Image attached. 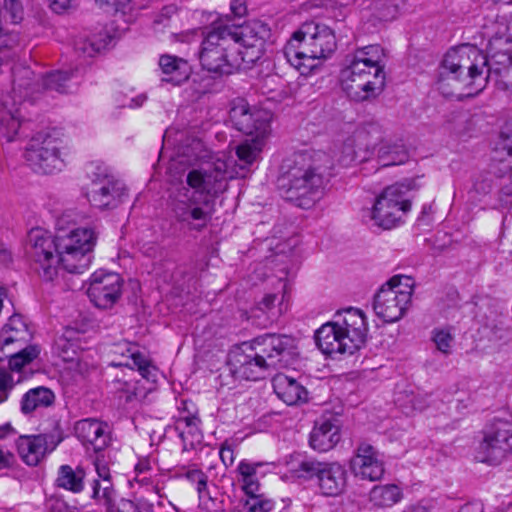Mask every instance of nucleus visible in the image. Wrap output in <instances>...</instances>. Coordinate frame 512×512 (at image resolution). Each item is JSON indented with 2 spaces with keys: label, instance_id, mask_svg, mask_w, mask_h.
Segmentation results:
<instances>
[{
  "label": "nucleus",
  "instance_id": "46",
  "mask_svg": "<svg viewBox=\"0 0 512 512\" xmlns=\"http://www.w3.org/2000/svg\"><path fill=\"white\" fill-rule=\"evenodd\" d=\"M40 354V347L38 345H29L20 350L12 353L8 359V370L11 372H20L23 367L30 364Z\"/></svg>",
  "mask_w": 512,
  "mask_h": 512
},
{
  "label": "nucleus",
  "instance_id": "28",
  "mask_svg": "<svg viewBox=\"0 0 512 512\" xmlns=\"http://www.w3.org/2000/svg\"><path fill=\"white\" fill-rule=\"evenodd\" d=\"M273 389L279 399L287 405H298L308 400V391L295 378L279 373L272 380Z\"/></svg>",
  "mask_w": 512,
  "mask_h": 512
},
{
  "label": "nucleus",
  "instance_id": "7",
  "mask_svg": "<svg viewBox=\"0 0 512 512\" xmlns=\"http://www.w3.org/2000/svg\"><path fill=\"white\" fill-rule=\"evenodd\" d=\"M412 189L411 182L396 183L386 187L376 198L369 211L374 225L383 229H392L404 221V216L411 209L408 192Z\"/></svg>",
  "mask_w": 512,
  "mask_h": 512
},
{
  "label": "nucleus",
  "instance_id": "62",
  "mask_svg": "<svg viewBox=\"0 0 512 512\" xmlns=\"http://www.w3.org/2000/svg\"><path fill=\"white\" fill-rule=\"evenodd\" d=\"M230 10L235 17H242L246 14L247 8L243 0H231Z\"/></svg>",
  "mask_w": 512,
  "mask_h": 512
},
{
  "label": "nucleus",
  "instance_id": "29",
  "mask_svg": "<svg viewBox=\"0 0 512 512\" xmlns=\"http://www.w3.org/2000/svg\"><path fill=\"white\" fill-rule=\"evenodd\" d=\"M263 140L254 138L246 140L236 147V157L234 161L233 175H239L240 178L246 177L252 170V167L260 159L263 148Z\"/></svg>",
  "mask_w": 512,
  "mask_h": 512
},
{
  "label": "nucleus",
  "instance_id": "2",
  "mask_svg": "<svg viewBox=\"0 0 512 512\" xmlns=\"http://www.w3.org/2000/svg\"><path fill=\"white\" fill-rule=\"evenodd\" d=\"M386 53L380 45L357 49L349 64L341 71V81L347 94L356 101L377 97L385 86Z\"/></svg>",
  "mask_w": 512,
  "mask_h": 512
},
{
  "label": "nucleus",
  "instance_id": "24",
  "mask_svg": "<svg viewBox=\"0 0 512 512\" xmlns=\"http://www.w3.org/2000/svg\"><path fill=\"white\" fill-rule=\"evenodd\" d=\"M59 444L53 436L47 434L22 435L17 439V451L22 461L28 466H37Z\"/></svg>",
  "mask_w": 512,
  "mask_h": 512
},
{
  "label": "nucleus",
  "instance_id": "45",
  "mask_svg": "<svg viewBox=\"0 0 512 512\" xmlns=\"http://www.w3.org/2000/svg\"><path fill=\"white\" fill-rule=\"evenodd\" d=\"M176 476L178 478H185L190 483L195 484L200 499H203L208 495V476L199 469L197 465L192 464L189 466L177 467Z\"/></svg>",
  "mask_w": 512,
  "mask_h": 512
},
{
  "label": "nucleus",
  "instance_id": "4",
  "mask_svg": "<svg viewBox=\"0 0 512 512\" xmlns=\"http://www.w3.org/2000/svg\"><path fill=\"white\" fill-rule=\"evenodd\" d=\"M486 67L487 56L482 50L475 45L463 44L445 54L440 66V82L453 80L467 90L464 95L474 96L485 87Z\"/></svg>",
  "mask_w": 512,
  "mask_h": 512
},
{
  "label": "nucleus",
  "instance_id": "40",
  "mask_svg": "<svg viewBox=\"0 0 512 512\" xmlns=\"http://www.w3.org/2000/svg\"><path fill=\"white\" fill-rule=\"evenodd\" d=\"M377 158L382 167H389L404 164L408 160L409 155L402 142L385 140L379 143Z\"/></svg>",
  "mask_w": 512,
  "mask_h": 512
},
{
  "label": "nucleus",
  "instance_id": "11",
  "mask_svg": "<svg viewBox=\"0 0 512 512\" xmlns=\"http://www.w3.org/2000/svg\"><path fill=\"white\" fill-rule=\"evenodd\" d=\"M512 452V421L494 418L482 431L476 449V459L489 465H499Z\"/></svg>",
  "mask_w": 512,
  "mask_h": 512
},
{
  "label": "nucleus",
  "instance_id": "17",
  "mask_svg": "<svg viewBox=\"0 0 512 512\" xmlns=\"http://www.w3.org/2000/svg\"><path fill=\"white\" fill-rule=\"evenodd\" d=\"M271 370L287 367L293 354V339L286 335L265 334L251 344Z\"/></svg>",
  "mask_w": 512,
  "mask_h": 512
},
{
  "label": "nucleus",
  "instance_id": "27",
  "mask_svg": "<svg viewBox=\"0 0 512 512\" xmlns=\"http://www.w3.org/2000/svg\"><path fill=\"white\" fill-rule=\"evenodd\" d=\"M316 344L319 349L327 355L354 353L353 349H348V343L343 338V334L337 329L334 323L327 322L323 324L315 334Z\"/></svg>",
  "mask_w": 512,
  "mask_h": 512
},
{
  "label": "nucleus",
  "instance_id": "21",
  "mask_svg": "<svg viewBox=\"0 0 512 512\" xmlns=\"http://www.w3.org/2000/svg\"><path fill=\"white\" fill-rule=\"evenodd\" d=\"M332 322L343 334L348 349H353L354 352L360 349L368 332L366 317L360 309L350 307L338 312Z\"/></svg>",
  "mask_w": 512,
  "mask_h": 512
},
{
  "label": "nucleus",
  "instance_id": "51",
  "mask_svg": "<svg viewBox=\"0 0 512 512\" xmlns=\"http://www.w3.org/2000/svg\"><path fill=\"white\" fill-rule=\"evenodd\" d=\"M431 340L435 344L438 351L442 354L449 355L452 351L454 336L449 328H435L431 332Z\"/></svg>",
  "mask_w": 512,
  "mask_h": 512
},
{
  "label": "nucleus",
  "instance_id": "34",
  "mask_svg": "<svg viewBox=\"0 0 512 512\" xmlns=\"http://www.w3.org/2000/svg\"><path fill=\"white\" fill-rule=\"evenodd\" d=\"M55 401L54 392L44 386L29 389L20 401L21 412L25 415L50 407Z\"/></svg>",
  "mask_w": 512,
  "mask_h": 512
},
{
  "label": "nucleus",
  "instance_id": "60",
  "mask_svg": "<svg viewBox=\"0 0 512 512\" xmlns=\"http://www.w3.org/2000/svg\"><path fill=\"white\" fill-rule=\"evenodd\" d=\"M95 470L98 475L97 480L107 481V478L111 477L110 469L106 465L105 462L101 461L99 458H97L94 462Z\"/></svg>",
  "mask_w": 512,
  "mask_h": 512
},
{
  "label": "nucleus",
  "instance_id": "38",
  "mask_svg": "<svg viewBox=\"0 0 512 512\" xmlns=\"http://www.w3.org/2000/svg\"><path fill=\"white\" fill-rule=\"evenodd\" d=\"M354 142L360 149L374 152L379 143L384 141L382 126L376 122H367L359 126L353 133Z\"/></svg>",
  "mask_w": 512,
  "mask_h": 512
},
{
  "label": "nucleus",
  "instance_id": "59",
  "mask_svg": "<svg viewBox=\"0 0 512 512\" xmlns=\"http://www.w3.org/2000/svg\"><path fill=\"white\" fill-rule=\"evenodd\" d=\"M471 124H472V121L467 116L458 117L456 126L454 128V133L459 137L468 135V133L471 129Z\"/></svg>",
  "mask_w": 512,
  "mask_h": 512
},
{
  "label": "nucleus",
  "instance_id": "15",
  "mask_svg": "<svg viewBox=\"0 0 512 512\" xmlns=\"http://www.w3.org/2000/svg\"><path fill=\"white\" fill-rule=\"evenodd\" d=\"M272 118L270 110L252 106L245 99L234 100L229 111L233 127L257 139H265L270 135Z\"/></svg>",
  "mask_w": 512,
  "mask_h": 512
},
{
  "label": "nucleus",
  "instance_id": "48",
  "mask_svg": "<svg viewBox=\"0 0 512 512\" xmlns=\"http://www.w3.org/2000/svg\"><path fill=\"white\" fill-rule=\"evenodd\" d=\"M493 188V179L490 173L481 172L473 178L472 187L469 190V197L474 201H481Z\"/></svg>",
  "mask_w": 512,
  "mask_h": 512
},
{
  "label": "nucleus",
  "instance_id": "25",
  "mask_svg": "<svg viewBox=\"0 0 512 512\" xmlns=\"http://www.w3.org/2000/svg\"><path fill=\"white\" fill-rule=\"evenodd\" d=\"M76 437L87 448L95 452L105 449L110 442V431L108 424L96 419H82L74 427Z\"/></svg>",
  "mask_w": 512,
  "mask_h": 512
},
{
  "label": "nucleus",
  "instance_id": "10",
  "mask_svg": "<svg viewBox=\"0 0 512 512\" xmlns=\"http://www.w3.org/2000/svg\"><path fill=\"white\" fill-rule=\"evenodd\" d=\"M85 171L91 180L86 197L92 206L100 210L113 209L123 202L126 188L108 174L104 165L91 162L86 165Z\"/></svg>",
  "mask_w": 512,
  "mask_h": 512
},
{
  "label": "nucleus",
  "instance_id": "9",
  "mask_svg": "<svg viewBox=\"0 0 512 512\" xmlns=\"http://www.w3.org/2000/svg\"><path fill=\"white\" fill-rule=\"evenodd\" d=\"M413 293V281L407 276H394L384 284L374 298L376 315L385 322L400 320L407 311Z\"/></svg>",
  "mask_w": 512,
  "mask_h": 512
},
{
  "label": "nucleus",
  "instance_id": "42",
  "mask_svg": "<svg viewBox=\"0 0 512 512\" xmlns=\"http://www.w3.org/2000/svg\"><path fill=\"white\" fill-rule=\"evenodd\" d=\"M79 70L55 71L42 78L43 87L47 90H54L59 93L71 92L78 83Z\"/></svg>",
  "mask_w": 512,
  "mask_h": 512
},
{
  "label": "nucleus",
  "instance_id": "43",
  "mask_svg": "<svg viewBox=\"0 0 512 512\" xmlns=\"http://www.w3.org/2000/svg\"><path fill=\"white\" fill-rule=\"evenodd\" d=\"M200 419L195 414L181 415L177 422V428L181 429L180 437L183 440L184 449L193 448L202 441L203 435L200 430Z\"/></svg>",
  "mask_w": 512,
  "mask_h": 512
},
{
  "label": "nucleus",
  "instance_id": "49",
  "mask_svg": "<svg viewBox=\"0 0 512 512\" xmlns=\"http://www.w3.org/2000/svg\"><path fill=\"white\" fill-rule=\"evenodd\" d=\"M244 501V509L247 512H270L274 509V501L263 494H249Z\"/></svg>",
  "mask_w": 512,
  "mask_h": 512
},
{
  "label": "nucleus",
  "instance_id": "64",
  "mask_svg": "<svg viewBox=\"0 0 512 512\" xmlns=\"http://www.w3.org/2000/svg\"><path fill=\"white\" fill-rule=\"evenodd\" d=\"M277 300V295L273 293L266 294L262 300L259 302V309L262 311H268L273 306L275 301Z\"/></svg>",
  "mask_w": 512,
  "mask_h": 512
},
{
  "label": "nucleus",
  "instance_id": "39",
  "mask_svg": "<svg viewBox=\"0 0 512 512\" xmlns=\"http://www.w3.org/2000/svg\"><path fill=\"white\" fill-rule=\"evenodd\" d=\"M187 185L196 193L215 195L220 192L218 187V177L213 176L212 173L202 169H192L188 172L186 177Z\"/></svg>",
  "mask_w": 512,
  "mask_h": 512
},
{
  "label": "nucleus",
  "instance_id": "36",
  "mask_svg": "<svg viewBox=\"0 0 512 512\" xmlns=\"http://www.w3.org/2000/svg\"><path fill=\"white\" fill-rule=\"evenodd\" d=\"M85 476V470L81 466L73 468L67 464L61 465L57 473L56 486L75 494L81 493L85 487Z\"/></svg>",
  "mask_w": 512,
  "mask_h": 512
},
{
  "label": "nucleus",
  "instance_id": "26",
  "mask_svg": "<svg viewBox=\"0 0 512 512\" xmlns=\"http://www.w3.org/2000/svg\"><path fill=\"white\" fill-rule=\"evenodd\" d=\"M234 374L241 379L257 381L265 377L270 367L259 357V354L251 347L248 353H238L233 360Z\"/></svg>",
  "mask_w": 512,
  "mask_h": 512
},
{
  "label": "nucleus",
  "instance_id": "63",
  "mask_svg": "<svg viewBox=\"0 0 512 512\" xmlns=\"http://www.w3.org/2000/svg\"><path fill=\"white\" fill-rule=\"evenodd\" d=\"M50 8L56 13H62L70 7L71 0H48Z\"/></svg>",
  "mask_w": 512,
  "mask_h": 512
},
{
  "label": "nucleus",
  "instance_id": "41",
  "mask_svg": "<svg viewBox=\"0 0 512 512\" xmlns=\"http://www.w3.org/2000/svg\"><path fill=\"white\" fill-rule=\"evenodd\" d=\"M81 333L72 328H65L54 345V350L64 361H74L80 350Z\"/></svg>",
  "mask_w": 512,
  "mask_h": 512
},
{
  "label": "nucleus",
  "instance_id": "20",
  "mask_svg": "<svg viewBox=\"0 0 512 512\" xmlns=\"http://www.w3.org/2000/svg\"><path fill=\"white\" fill-rule=\"evenodd\" d=\"M122 293V279L119 274L99 270L90 277L87 295L98 308H111Z\"/></svg>",
  "mask_w": 512,
  "mask_h": 512
},
{
  "label": "nucleus",
  "instance_id": "54",
  "mask_svg": "<svg viewBox=\"0 0 512 512\" xmlns=\"http://www.w3.org/2000/svg\"><path fill=\"white\" fill-rule=\"evenodd\" d=\"M115 389L121 393L120 398H124L126 403L140 401L143 397L136 382L117 380L115 382Z\"/></svg>",
  "mask_w": 512,
  "mask_h": 512
},
{
  "label": "nucleus",
  "instance_id": "32",
  "mask_svg": "<svg viewBox=\"0 0 512 512\" xmlns=\"http://www.w3.org/2000/svg\"><path fill=\"white\" fill-rule=\"evenodd\" d=\"M340 429L329 420L317 422L310 433V446L318 452H327L340 441Z\"/></svg>",
  "mask_w": 512,
  "mask_h": 512
},
{
  "label": "nucleus",
  "instance_id": "19",
  "mask_svg": "<svg viewBox=\"0 0 512 512\" xmlns=\"http://www.w3.org/2000/svg\"><path fill=\"white\" fill-rule=\"evenodd\" d=\"M352 474L361 480L379 481L385 473L383 455L371 444L361 442L349 461Z\"/></svg>",
  "mask_w": 512,
  "mask_h": 512
},
{
  "label": "nucleus",
  "instance_id": "31",
  "mask_svg": "<svg viewBox=\"0 0 512 512\" xmlns=\"http://www.w3.org/2000/svg\"><path fill=\"white\" fill-rule=\"evenodd\" d=\"M121 34L122 31L113 22L109 23L94 33L88 41L78 42L76 50L85 56L92 57L96 53L113 46L116 40L121 37Z\"/></svg>",
  "mask_w": 512,
  "mask_h": 512
},
{
  "label": "nucleus",
  "instance_id": "1",
  "mask_svg": "<svg viewBox=\"0 0 512 512\" xmlns=\"http://www.w3.org/2000/svg\"><path fill=\"white\" fill-rule=\"evenodd\" d=\"M326 160L324 153L307 151L286 158L277 181L282 196L301 208L313 206L324 186Z\"/></svg>",
  "mask_w": 512,
  "mask_h": 512
},
{
  "label": "nucleus",
  "instance_id": "3",
  "mask_svg": "<svg viewBox=\"0 0 512 512\" xmlns=\"http://www.w3.org/2000/svg\"><path fill=\"white\" fill-rule=\"evenodd\" d=\"M336 38L327 25L304 23L284 47L287 61L302 75L310 73L315 67L314 61L327 59L336 50Z\"/></svg>",
  "mask_w": 512,
  "mask_h": 512
},
{
  "label": "nucleus",
  "instance_id": "44",
  "mask_svg": "<svg viewBox=\"0 0 512 512\" xmlns=\"http://www.w3.org/2000/svg\"><path fill=\"white\" fill-rule=\"evenodd\" d=\"M261 466V463H251L246 460H242L238 464V480L241 483V488L246 495L254 494L259 491L260 484L257 478V471Z\"/></svg>",
  "mask_w": 512,
  "mask_h": 512
},
{
  "label": "nucleus",
  "instance_id": "57",
  "mask_svg": "<svg viewBox=\"0 0 512 512\" xmlns=\"http://www.w3.org/2000/svg\"><path fill=\"white\" fill-rule=\"evenodd\" d=\"M122 506H123V508L128 507L131 509H135L138 512H153L154 511V504L143 497L137 498L135 500V502L129 501V500H125V501L123 500Z\"/></svg>",
  "mask_w": 512,
  "mask_h": 512
},
{
  "label": "nucleus",
  "instance_id": "23",
  "mask_svg": "<svg viewBox=\"0 0 512 512\" xmlns=\"http://www.w3.org/2000/svg\"><path fill=\"white\" fill-rule=\"evenodd\" d=\"M410 5V0H363L362 18L377 27L396 20Z\"/></svg>",
  "mask_w": 512,
  "mask_h": 512
},
{
  "label": "nucleus",
  "instance_id": "30",
  "mask_svg": "<svg viewBox=\"0 0 512 512\" xmlns=\"http://www.w3.org/2000/svg\"><path fill=\"white\" fill-rule=\"evenodd\" d=\"M23 123L19 105L11 96L5 97L0 106V133L7 141H14L20 134Z\"/></svg>",
  "mask_w": 512,
  "mask_h": 512
},
{
  "label": "nucleus",
  "instance_id": "52",
  "mask_svg": "<svg viewBox=\"0 0 512 512\" xmlns=\"http://www.w3.org/2000/svg\"><path fill=\"white\" fill-rule=\"evenodd\" d=\"M232 170H234V161L231 158H218L214 162V170L209 172L212 173L213 176L218 177V187L220 191L222 189V182L225 178H240L239 175H233Z\"/></svg>",
  "mask_w": 512,
  "mask_h": 512
},
{
  "label": "nucleus",
  "instance_id": "14",
  "mask_svg": "<svg viewBox=\"0 0 512 512\" xmlns=\"http://www.w3.org/2000/svg\"><path fill=\"white\" fill-rule=\"evenodd\" d=\"M27 252L40 277L46 281L53 280L61 265L58 239L55 240L49 232L41 228L31 229L28 233Z\"/></svg>",
  "mask_w": 512,
  "mask_h": 512
},
{
  "label": "nucleus",
  "instance_id": "61",
  "mask_svg": "<svg viewBox=\"0 0 512 512\" xmlns=\"http://www.w3.org/2000/svg\"><path fill=\"white\" fill-rule=\"evenodd\" d=\"M152 469L151 462L149 459H141L139 462L135 465V473H136V480L140 482H144L146 480L145 477L142 479H139V476L141 474H145L149 472Z\"/></svg>",
  "mask_w": 512,
  "mask_h": 512
},
{
  "label": "nucleus",
  "instance_id": "53",
  "mask_svg": "<svg viewBox=\"0 0 512 512\" xmlns=\"http://www.w3.org/2000/svg\"><path fill=\"white\" fill-rule=\"evenodd\" d=\"M95 7L107 15L124 14L126 9H130L129 0H95Z\"/></svg>",
  "mask_w": 512,
  "mask_h": 512
},
{
  "label": "nucleus",
  "instance_id": "37",
  "mask_svg": "<svg viewBox=\"0 0 512 512\" xmlns=\"http://www.w3.org/2000/svg\"><path fill=\"white\" fill-rule=\"evenodd\" d=\"M159 66L166 75L165 81L174 85H180L189 77V65L182 58L172 55H162L159 59Z\"/></svg>",
  "mask_w": 512,
  "mask_h": 512
},
{
  "label": "nucleus",
  "instance_id": "47",
  "mask_svg": "<svg viewBox=\"0 0 512 512\" xmlns=\"http://www.w3.org/2000/svg\"><path fill=\"white\" fill-rule=\"evenodd\" d=\"M91 498L96 504L103 505L106 512H120L115 505L116 491H109L107 487H101L99 480L92 482Z\"/></svg>",
  "mask_w": 512,
  "mask_h": 512
},
{
  "label": "nucleus",
  "instance_id": "22",
  "mask_svg": "<svg viewBox=\"0 0 512 512\" xmlns=\"http://www.w3.org/2000/svg\"><path fill=\"white\" fill-rule=\"evenodd\" d=\"M112 353L118 357L111 364L115 367H128L137 369L140 375L149 382H156L157 368L150 359L139 351L137 345L129 342H122L114 345Z\"/></svg>",
  "mask_w": 512,
  "mask_h": 512
},
{
  "label": "nucleus",
  "instance_id": "56",
  "mask_svg": "<svg viewBox=\"0 0 512 512\" xmlns=\"http://www.w3.org/2000/svg\"><path fill=\"white\" fill-rule=\"evenodd\" d=\"M15 381L9 371L0 368V404L6 402L13 390Z\"/></svg>",
  "mask_w": 512,
  "mask_h": 512
},
{
  "label": "nucleus",
  "instance_id": "50",
  "mask_svg": "<svg viewBox=\"0 0 512 512\" xmlns=\"http://www.w3.org/2000/svg\"><path fill=\"white\" fill-rule=\"evenodd\" d=\"M178 8L174 4L164 6L155 16L153 29L155 33H164L166 29H171L173 17L177 15Z\"/></svg>",
  "mask_w": 512,
  "mask_h": 512
},
{
  "label": "nucleus",
  "instance_id": "33",
  "mask_svg": "<svg viewBox=\"0 0 512 512\" xmlns=\"http://www.w3.org/2000/svg\"><path fill=\"white\" fill-rule=\"evenodd\" d=\"M402 498L403 491L396 484L375 485L368 494V502L375 509L390 508L399 503Z\"/></svg>",
  "mask_w": 512,
  "mask_h": 512
},
{
  "label": "nucleus",
  "instance_id": "35",
  "mask_svg": "<svg viewBox=\"0 0 512 512\" xmlns=\"http://www.w3.org/2000/svg\"><path fill=\"white\" fill-rule=\"evenodd\" d=\"M30 332L20 315H12L1 331L2 349L10 344L22 347L30 339Z\"/></svg>",
  "mask_w": 512,
  "mask_h": 512
},
{
  "label": "nucleus",
  "instance_id": "12",
  "mask_svg": "<svg viewBox=\"0 0 512 512\" xmlns=\"http://www.w3.org/2000/svg\"><path fill=\"white\" fill-rule=\"evenodd\" d=\"M223 26L229 30L233 47L237 44L240 46L236 48V53L243 68L249 67L262 57L265 41L270 36V28L266 23L252 20L241 26Z\"/></svg>",
  "mask_w": 512,
  "mask_h": 512
},
{
  "label": "nucleus",
  "instance_id": "6",
  "mask_svg": "<svg viewBox=\"0 0 512 512\" xmlns=\"http://www.w3.org/2000/svg\"><path fill=\"white\" fill-rule=\"evenodd\" d=\"M99 233V224L93 222L58 236V253L63 269L77 274L86 271L92 262Z\"/></svg>",
  "mask_w": 512,
  "mask_h": 512
},
{
  "label": "nucleus",
  "instance_id": "55",
  "mask_svg": "<svg viewBox=\"0 0 512 512\" xmlns=\"http://www.w3.org/2000/svg\"><path fill=\"white\" fill-rule=\"evenodd\" d=\"M499 200L505 207L512 206V166L500 176Z\"/></svg>",
  "mask_w": 512,
  "mask_h": 512
},
{
  "label": "nucleus",
  "instance_id": "8",
  "mask_svg": "<svg viewBox=\"0 0 512 512\" xmlns=\"http://www.w3.org/2000/svg\"><path fill=\"white\" fill-rule=\"evenodd\" d=\"M67 149L61 139L52 134L39 133L33 137L25 152V159L33 171L40 174L60 172L66 165Z\"/></svg>",
  "mask_w": 512,
  "mask_h": 512
},
{
  "label": "nucleus",
  "instance_id": "58",
  "mask_svg": "<svg viewBox=\"0 0 512 512\" xmlns=\"http://www.w3.org/2000/svg\"><path fill=\"white\" fill-rule=\"evenodd\" d=\"M4 8L10 13L11 21L17 23L22 18V7L17 0H4Z\"/></svg>",
  "mask_w": 512,
  "mask_h": 512
},
{
  "label": "nucleus",
  "instance_id": "18",
  "mask_svg": "<svg viewBox=\"0 0 512 512\" xmlns=\"http://www.w3.org/2000/svg\"><path fill=\"white\" fill-rule=\"evenodd\" d=\"M188 193L187 190L183 199L175 201L173 214L175 219L189 230L200 232L210 223L214 211L208 200L198 203L194 195Z\"/></svg>",
  "mask_w": 512,
  "mask_h": 512
},
{
  "label": "nucleus",
  "instance_id": "5",
  "mask_svg": "<svg viewBox=\"0 0 512 512\" xmlns=\"http://www.w3.org/2000/svg\"><path fill=\"white\" fill-rule=\"evenodd\" d=\"M198 57L203 69L218 76L231 75L243 66L222 23H214L203 32Z\"/></svg>",
  "mask_w": 512,
  "mask_h": 512
},
{
  "label": "nucleus",
  "instance_id": "16",
  "mask_svg": "<svg viewBox=\"0 0 512 512\" xmlns=\"http://www.w3.org/2000/svg\"><path fill=\"white\" fill-rule=\"evenodd\" d=\"M484 35L489 38L487 57V67L485 74L487 79L492 75L499 76L505 85H508L512 78V55L507 46L508 42L505 38L507 27L504 24L497 29L495 33L489 26L484 27Z\"/></svg>",
  "mask_w": 512,
  "mask_h": 512
},
{
  "label": "nucleus",
  "instance_id": "13",
  "mask_svg": "<svg viewBox=\"0 0 512 512\" xmlns=\"http://www.w3.org/2000/svg\"><path fill=\"white\" fill-rule=\"evenodd\" d=\"M298 471L313 480L317 491L323 496L337 497L346 489L348 473L344 465L337 461L305 460L299 464Z\"/></svg>",
  "mask_w": 512,
  "mask_h": 512
}]
</instances>
